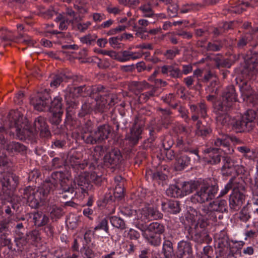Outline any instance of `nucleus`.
Instances as JSON below:
<instances>
[{
    "mask_svg": "<svg viewBox=\"0 0 258 258\" xmlns=\"http://www.w3.org/2000/svg\"><path fill=\"white\" fill-rule=\"evenodd\" d=\"M216 120L218 125H230L236 132H248L253 130L255 125L256 117L255 111L252 109L248 110L239 119L231 118L228 112H217Z\"/></svg>",
    "mask_w": 258,
    "mask_h": 258,
    "instance_id": "obj_1",
    "label": "nucleus"
},
{
    "mask_svg": "<svg viewBox=\"0 0 258 258\" xmlns=\"http://www.w3.org/2000/svg\"><path fill=\"white\" fill-rule=\"evenodd\" d=\"M54 187V185L47 183L46 180L38 188L27 186L23 189L22 198L30 207L36 209L38 208L40 203L44 200L51 192V189Z\"/></svg>",
    "mask_w": 258,
    "mask_h": 258,
    "instance_id": "obj_2",
    "label": "nucleus"
},
{
    "mask_svg": "<svg viewBox=\"0 0 258 258\" xmlns=\"http://www.w3.org/2000/svg\"><path fill=\"white\" fill-rule=\"evenodd\" d=\"M70 174L66 172L56 171L51 174V178L46 180L47 183H50L54 187L51 189V192L55 190L60 183L61 189L63 192H69L73 195L75 189L77 188L76 182L70 178Z\"/></svg>",
    "mask_w": 258,
    "mask_h": 258,
    "instance_id": "obj_3",
    "label": "nucleus"
},
{
    "mask_svg": "<svg viewBox=\"0 0 258 258\" xmlns=\"http://www.w3.org/2000/svg\"><path fill=\"white\" fill-rule=\"evenodd\" d=\"M194 219L189 229V234L192 240L198 243H209L211 241L206 227L209 223L204 218Z\"/></svg>",
    "mask_w": 258,
    "mask_h": 258,
    "instance_id": "obj_4",
    "label": "nucleus"
},
{
    "mask_svg": "<svg viewBox=\"0 0 258 258\" xmlns=\"http://www.w3.org/2000/svg\"><path fill=\"white\" fill-rule=\"evenodd\" d=\"M199 189L197 192L191 198V201L194 203H204L213 199L217 192L218 187L202 183L198 185Z\"/></svg>",
    "mask_w": 258,
    "mask_h": 258,
    "instance_id": "obj_5",
    "label": "nucleus"
},
{
    "mask_svg": "<svg viewBox=\"0 0 258 258\" xmlns=\"http://www.w3.org/2000/svg\"><path fill=\"white\" fill-rule=\"evenodd\" d=\"M235 186L229 197V207L231 210L238 211L245 198V183L241 180V183H235Z\"/></svg>",
    "mask_w": 258,
    "mask_h": 258,
    "instance_id": "obj_6",
    "label": "nucleus"
},
{
    "mask_svg": "<svg viewBox=\"0 0 258 258\" xmlns=\"http://www.w3.org/2000/svg\"><path fill=\"white\" fill-rule=\"evenodd\" d=\"M165 231V226L163 224L155 222H152L148 225V229L144 234V238L151 245L158 246L161 243L160 235Z\"/></svg>",
    "mask_w": 258,
    "mask_h": 258,
    "instance_id": "obj_7",
    "label": "nucleus"
},
{
    "mask_svg": "<svg viewBox=\"0 0 258 258\" xmlns=\"http://www.w3.org/2000/svg\"><path fill=\"white\" fill-rule=\"evenodd\" d=\"M0 183L4 192L10 194L16 189L19 184V177L9 172H1Z\"/></svg>",
    "mask_w": 258,
    "mask_h": 258,
    "instance_id": "obj_8",
    "label": "nucleus"
},
{
    "mask_svg": "<svg viewBox=\"0 0 258 258\" xmlns=\"http://www.w3.org/2000/svg\"><path fill=\"white\" fill-rule=\"evenodd\" d=\"M30 103L38 111H49L50 96L47 92H39L31 98Z\"/></svg>",
    "mask_w": 258,
    "mask_h": 258,
    "instance_id": "obj_9",
    "label": "nucleus"
},
{
    "mask_svg": "<svg viewBox=\"0 0 258 258\" xmlns=\"http://www.w3.org/2000/svg\"><path fill=\"white\" fill-rule=\"evenodd\" d=\"M123 160L122 155L119 150L113 149L106 153L103 157V165L107 168H117Z\"/></svg>",
    "mask_w": 258,
    "mask_h": 258,
    "instance_id": "obj_10",
    "label": "nucleus"
},
{
    "mask_svg": "<svg viewBox=\"0 0 258 258\" xmlns=\"http://www.w3.org/2000/svg\"><path fill=\"white\" fill-rule=\"evenodd\" d=\"M253 53L245 62V72L249 79H253L258 73V44L254 48Z\"/></svg>",
    "mask_w": 258,
    "mask_h": 258,
    "instance_id": "obj_11",
    "label": "nucleus"
},
{
    "mask_svg": "<svg viewBox=\"0 0 258 258\" xmlns=\"http://www.w3.org/2000/svg\"><path fill=\"white\" fill-rule=\"evenodd\" d=\"M9 115L10 121L15 125L17 134L22 135L24 134V130H27L28 127L26 125L25 118L23 114L18 110H12Z\"/></svg>",
    "mask_w": 258,
    "mask_h": 258,
    "instance_id": "obj_12",
    "label": "nucleus"
},
{
    "mask_svg": "<svg viewBox=\"0 0 258 258\" xmlns=\"http://www.w3.org/2000/svg\"><path fill=\"white\" fill-rule=\"evenodd\" d=\"M29 130L32 135H34L39 132L40 136L44 138L48 137L50 135V132L49 130L46 119L44 117L41 116L35 118L33 123V127L29 128Z\"/></svg>",
    "mask_w": 258,
    "mask_h": 258,
    "instance_id": "obj_13",
    "label": "nucleus"
},
{
    "mask_svg": "<svg viewBox=\"0 0 258 258\" xmlns=\"http://www.w3.org/2000/svg\"><path fill=\"white\" fill-rule=\"evenodd\" d=\"M96 101L95 108L99 112H104L115 103V95L108 94L107 96L94 98Z\"/></svg>",
    "mask_w": 258,
    "mask_h": 258,
    "instance_id": "obj_14",
    "label": "nucleus"
},
{
    "mask_svg": "<svg viewBox=\"0 0 258 258\" xmlns=\"http://www.w3.org/2000/svg\"><path fill=\"white\" fill-rule=\"evenodd\" d=\"M189 108L192 115L191 119L195 121L198 120L199 116L205 118L208 117V107L205 101H201L197 104H191Z\"/></svg>",
    "mask_w": 258,
    "mask_h": 258,
    "instance_id": "obj_15",
    "label": "nucleus"
},
{
    "mask_svg": "<svg viewBox=\"0 0 258 258\" xmlns=\"http://www.w3.org/2000/svg\"><path fill=\"white\" fill-rule=\"evenodd\" d=\"M52 113L50 118V122L53 125V132L55 134H60L64 132V126L61 125L59 127V123L61 121V117L63 111H49Z\"/></svg>",
    "mask_w": 258,
    "mask_h": 258,
    "instance_id": "obj_16",
    "label": "nucleus"
},
{
    "mask_svg": "<svg viewBox=\"0 0 258 258\" xmlns=\"http://www.w3.org/2000/svg\"><path fill=\"white\" fill-rule=\"evenodd\" d=\"M78 189L80 190L83 194H87L89 189H91L90 179L89 177V173H81L77 179Z\"/></svg>",
    "mask_w": 258,
    "mask_h": 258,
    "instance_id": "obj_17",
    "label": "nucleus"
},
{
    "mask_svg": "<svg viewBox=\"0 0 258 258\" xmlns=\"http://www.w3.org/2000/svg\"><path fill=\"white\" fill-rule=\"evenodd\" d=\"M214 145L216 147L221 148V149L226 154H231L234 152V150L230 146L229 137L226 135H223L221 137L214 140Z\"/></svg>",
    "mask_w": 258,
    "mask_h": 258,
    "instance_id": "obj_18",
    "label": "nucleus"
},
{
    "mask_svg": "<svg viewBox=\"0 0 258 258\" xmlns=\"http://www.w3.org/2000/svg\"><path fill=\"white\" fill-rule=\"evenodd\" d=\"M161 72L163 75H169L174 79L182 77V73L177 64L174 63L171 65H164L160 68Z\"/></svg>",
    "mask_w": 258,
    "mask_h": 258,
    "instance_id": "obj_19",
    "label": "nucleus"
},
{
    "mask_svg": "<svg viewBox=\"0 0 258 258\" xmlns=\"http://www.w3.org/2000/svg\"><path fill=\"white\" fill-rule=\"evenodd\" d=\"M192 247L191 244L187 241H181L178 243L177 256L180 258H191Z\"/></svg>",
    "mask_w": 258,
    "mask_h": 258,
    "instance_id": "obj_20",
    "label": "nucleus"
},
{
    "mask_svg": "<svg viewBox=\"0 0 258 258\" xmlns=\"http://www.w3.org/2000/svg\"><path fill=\"white\" fill-rule=\"evenodd\" d=\"M223 165L221 169L222 174L225 176L231 175L236 170V166L233 160L228 156L223 157Z\"/></svg>",
    "mask_w": 258,
    "mask_h": 258,
    "instance_id": "obj_21",
    "label": "nucleus"
},
{
    "mask_svg": "<svg viewBox=\"0 0 258 258\" xmlns=\"http://www.w3.org/2000/svg\"><path fill=\"white\" fill-rule=\"evenodd\" d=\"M95 131H92L89 127L83 128L81 138L87 144L94 145L99 143Z\"/></svg>",
    "mask_w": 258,
    "mask_h": 258,
    "instance_id": "obj_22",
    "label": "nucleus"
},
{
    "mask_svg": "<svg viewBox=\"0 0 258 258\" xmlns=\"http://www.w3.org/2000/svg\"><path fill=\"white\" fill-rule=\"evenodd\" d=\"M90 91V96L92 98H97L107 96L108 94H111L108 90L101 85H95L92 87H89L87 90Z\"/></svg>",
    "mask_w": 258,
    "mask_h": 258,
    "instance_id": "obj_23",
    "label": "nucleus"
},
{
    "mask_svg": "<svg viewBox=\"0 0 258 258\" xmlns=\"http://www.w3.org/2000/svg\"><path fill=\"white\" fill-rule=\"evenodd\" d=\"M233 104L230 101L222 98L214 102V110L215 113L229 112L233 107Z\"/></svg>",
    "mask_w": 258,
    "mask_h": 258,
    "instance_id": "obj_24",
    "label": "nucleus"
},
{
    "mask_svg": "<svg viewBox=\"0 0 258 258\" xmlns=\"http://www.w3.org/2000/svg\"><path fill=\"white\" fill-rule=\"evenodd\" d=\"M34 225L38 227L46 225L49 221V217L41 211H37L32 214Z\"/></svg>",
    "mask_w": 258,
    "mask_h": 258,
    "instance_id": "obj_25",
    "label": "nucleus"
},
{
    "mask_svg": "<svg viewBox=\"0 0 258 258\" xmlns=\"http://www.w3.org/2000/svg\"><path fill=\"white\" fill-rule=\"evenodd\" d=\"M111 132V127L108 124H105L98 126L97 130L95 131V132L99 143L108 139Z\"/></svg>",
    "mask_w": 258,
    "mask_h": 258,
    "instance_id": "obj_26",
    "label": "nucleus"
},
{
    "mask_svg": "<svg viewBox=\"0 0 258 258\" xmlns=\"http://www.w3.org/2000/svg\"><path fill=\"white\" fill-rule=\"evenodd\" d=\"M141 214L146 219H161L163 214L156 209L150 207H145L142 209Z\"/></svg>",
    "mask_w": 258,
    "mask_h": 258,
    "instance_id": "obj_27",
    "label": "nucleus"
},
{
    "mask_svg": "<svg viewBox=\"0 0 258 258\" xmlns=\"http://www.w3.org/2000/svg\"><path fill=\"white\" fill-rule=\"evenodd\" d=\"M142 132V127L137 126L136 124L131 129L130 134L126 137L130 143L133 145H136L140 139Z\"/></svg>",
    "mask_w": 258,
    "mask_h": 258,
    "instance_id": "obj_28",
    "label": "nucleus"
},
{
    "mask_svg": "<svg viewBox=\"0 0 258 258\" xmlns=\"http://www.w3.org/2000/svg\"><path fill=\"white\" fill-rule=\"evenodd\" d=\"M75 78L77 77L72 76L69 74L61 72L59 74L55 75L53 78V80L50 83L51 87H57L63 82H67L69 80H75Z\"/></svg>",
    "mask_w": 258,
    "mask_h": 258,
    "instance_id": "obj_29",
    "label": "nucleus"
},
{
    "mask_svg": "<svg viewBox=\"0 0 258 258\" xmlns=\"http://www.w3.org/2000/svg\"><path fill=\"white\" fill-rule=\"evenodd\" d=\"M4 148L10 153H24L26 151V147L23 144L14 141L10 142Z\"/></svg>",
    "mask_w": 258,
    "mask_h": 258,
    "instance_id": "obj_30",
    "label": "nucleus"
},
{
    "mask_svg": "<svg viewBox=\"0 0 258 258\" xmlns=\"http://www.w3.org/2000/svg\"><path fill=\"white\" fill-rule=\"evenodd\" d=\"M209 207L212 211L223 213L227 212V204L224 200H217L209 204Z\"/></svg>",
    "mask_w": 258,
    "mask_h": 258,
    "instance_id": "obj_31",
    "label": "nucleus"
},
{
    "mask_svg": "<svg viewBox=\"0 0 258 258\" xmlns=\"http://www.w3.org/2000/svg\"><path fill=\"white\" fill-rule=\"evenodd\" d=\"M68 162L74 168L77 169H84L87 165V163L84 161L81 162V159L76 154H73L69 156L68 159Z\"/></svg>",
    "mask_w": 258,
    "mask_h": 258,
    "instance_id": "obj_32",
    "label": "nucleus"
},
{
    "mask_svg": "<svg viewBox=\"0 0 258 258\" xmlns=\"http://www.w3.org/2000/svg\"><path fill=\"white\" fill-rule=\"evenodd\" d=\"M210 207L205 206H202L200 210V214L201 218L198 219L204 218L208 222V220H211L213 222L217 221V216L214 212L212 211L211 209H209Z\"/></svg>",
    "mask_w": 258,
    "mask_h": 258,
    "instance_id": "obj_33",
    "label": "nucleus"
},
{
    "mask_svg": "<svg viewBox=\"0 0 258 258\" xmlns=\"http://www.w3.org/2000/svg\"><path fill=\"white\" fill-rule=\"evenodd\" d=\"M68 94L66 93L65 95V98L66 100L68 107L66 109V118L67 119H71L72 116L75 114V110L77 107L78 103L75 99H70L68 98Z\"/></svg>",
    "mask_w": 258,
    "mask_h": 258,
    "instance_id": "obj_34",
    "label": "nucleus"
},
{
    "mask_svg": "<svg viewBox=\"0 0 258 258\" xmlns=\"http://www.w3.org/2000/svg\"><path fill=\"white\" fill-rule=\"evenodd\" d=\"M222 98L234 104L237 101L235 90L233 85L228 86L223 92Z\"/></svg>",
    "mask_w": 258,
    "mask_h": 258,
    "instance_id": "obj_35",
    "label": "nucleus"
},
{
    "mask_svg": "<svg viewBox=\"0 0 258 258\" xmlns=\"http://www.w3.org/2000/svg\"><path fill=\"white\" fill-rule=\"evenodd\" d=\"M190 161V157L188 155L181 153L176 158L175 168L176 170L180 171L183 169L185 166H187L189 164Z\"/></svg>",
    "mask_w": 258,
    "mask_h": 258,
    "instance_id": "obj_36",
    "label": "nucleus"
},
{
    "mask_svg": "<svg viewBox=\"0 0 258 258\" xmlns=\"http://www.w3.org/2000/svg\"><path fill=\"white\" fill-rule=\"evenodd\" d=\"M17 224L15 226V233L18 236V238L22 239L26 233L25 226L27 225V221L25 218H21L17 220Z\"/></svg>",
    "mask_w": 258,
    "mask_h": 258,
    "instance_id": "obj_37",
    "label": "nucleus"
},
{
    "mask_svg": "<svg viewBox=\"0 0 258 258\" xmlns=\"http://www.w3.org/2000/svg\"><path fill=\"white\" fill-rule=\"evenodd\" d=\"M198 182L197 181H191V182H184L183 183L181 186V191L183 194V196L189 194L192 192L194 190L198 188L199 185Z\"/></svg>",
    "mask_w": 258,
    "mask_h": 258,
    "instance_id": "obj_38",
    "label": "nucleus"
},
{
    "mask_svg": "<svg viewBox=\"0 0 258 258\" xmlns=\"http://www.w3.org/2000/svg\"><path fill=\"white\" fill-rule=\"evenodd\" d=\"M62 98L60 96H57L50 100L49 111H63L62 106Z\"/></svg>",
    "mask_w": 258,
    "mask_h": 258,
    "instance_id": "obj_39",
    "label": "nucleus"
},
{
    "mask_svg": "<svg viewBox=\"0 0 258 258\" xmlns=\"http://www.w3.org/2000/svg\"><path fill=\"white\" fill-rule=\"evenodd\" d=\"M87 89L86 86L84 85L77 87L68 88L66 91L67 94L69 93V97H72L73 99H74L76 97L81 95L82 93L85 91Z\"/></svg>",
    "mask_w": 258,
    "mask_h": 258,
    "instance_id": "obj_40",
    "label": "nucleus"
},
{
    "mask_svg": "<svg viewBox=\"0 0 258 258\" xmlns=\"http://www.w3.org/2000/svg\"><path fill=\"white\" fill-rule=\"evenodd\" d=\"M196 134L200 136H207L212 132L210 126L202 124V121L198 120L196 124Z\"/></svg>",
    "mask_w": 258,
    "mask_h": 258,
    "instance_id": "obj_41",
    "label": "nucleus"
},
{
    "mask_svg": "<svg viewBox=\"0 0 258 258\" xmlns=\"http://www.w3.org/2000/svg\"><path fill=\"white\" fill-rule=\"evenodd\" d=\"M162 251L165 258H172L174 250L172 243L169 240H165L163 244Z\"/></svg>",
    "mask_w": 258,
    "mask_h": 258,
    "instance_id": "obj_42",
    "label": "nucleus"
},
{
    "mask_svg": "<svg viewBox=\"0 0 258 258\" xmlns=\"http://www.w3.org/2000/svg\"><path fill=\"white\" fill-rule=\"evenodd\" d=\"M131 86L133 89L138 91L139 92L147 89H149L151 88V87H154L150 85L149 83L145 81L141 82H132Z\"/></svg>",
    "mask_w": 258,
    "mask_h": 258,
    "instance_id": "obj_43",
    "label": "nucleus"
},
{
    "mask_svg": "<svg viewBox=\"0 0 258 258\" xmlns=\"http://www.w3.org/2000/svg\"><path fill=\"white\" fill-rule=\"evenodd\" d=\"M166 194L168 196L174 198H178L183 196L181 191V188H180L176 185H171L167 189Z\"/></svg>",
    "mask_w": 258,
    "mask_h": 258,
    "instance_id": "obj_44",
    "label": "nucleus"
},
{
    "mask_svg": "<svg viewBox=\"0 0 258 258\" xmlns=\"http://www.w3.org/2000/svg\"><path fill=\"white\" fill-rule=\"evenodd\" d=\"M218 149H216V151ZM216 149H208L207 152L209 154V160L208 162L211 164H216L219 163L221 161V156L218 153H214L213 151Z\"/></svg>",
    "mask_w": 258,
    "mask_h": 258,
    "instance_id": "obj_45",
    "label": "nucleus"
},
{
    "mask_svg": "<svg viewBox=\"0 0 258 258\" xmlns=\"http://www.w3.org/2000/svg\"><path fill=\"white\" fill-rule=\"evenodd\" d=\"M55 21L56 22H60L59 26V28L60 30L67 29L69 24L72 22V20H69V19H67L64 16V14H59L57 15Z\"/></svg>",
    "mask_w": 258,
    "mask_h": 258,
    "instance_id": "obj_46",
    "label": "nucleus"
},
{
    "mask_svg": "<svg viewBox=\"0 0 258 258\" xmlns=\"http://www.w3.org/2000/svg\"><path fill=\"white\" fill-rule=\"evenodd\" d=\"M26 239L28 242L34 244L38 242L41 239L40 232L37 230H33L26 234Z\"/></svg>",
    "mask_w": 258,
    "mask_h": 258,
    "instance_id": "obj_47",
    "label": "nucleus"
},
{
    "mask_svg": "<svg viewBox=\"0 0 258 258\" xmlns=\"http://www.w3.org/2000/svg\"><path fill=\"white\" fill-rule=\"evenodd\" d=\"M157 89L155 87H151L149 91L146 92L140 95L138 97V100L140 103L146 102L150 97L154 96Z\"/></svg>",
    "mask_w": 258,
    "mask_h": 258,
    "instance_id": "obj_48",
    "label": "nucleus"
},
{
    "mask_svg": "<svg viewBox=\"0 0 258 258\" xmlns=\"http://www.w3.org/2000/svg\"><path fill=\"white\" fill-rule=\"evenodd\" d=\"M110 221L113 227L118 229L123 230L126 228L124 221L120 218L111 216L110 217Z\"/></svg>",
    "mask_w": 258,
    "mask_h": 258,
    "instance_id": "obj_49",
    "label": "nucleus"
},
{
    "mask_svg": "<svg viewBox=\"0 0 258 258\" xmlns=\"http://www.w3.org/2000/svg\"><path fill=\"white\" fill-rule=\"evenodd\" d=\"M241 179L238 178H232L229 182L226 185L224 189H223L220 195V196H223L226 195L230 189H234L235 183H241Z\"/></svg>",
    "mask_w": 258,
    "mask_h": 258,
    "instance_id": "obj_50",
    "label": "nucleus"
},
{
    "mask_svg": "<svg viewBox=\"0 0 258 258\" xmlns=\"http://www.w3.org/2000/svg\"><path fill=\"white\" fill-rule=\"evenodd\" d=\"M63 214V210L60 207L53 206L50 213V216L52 220H57Z\"/></svg>",
    "mask_w": 258,
    "mask_h": 258,
    "instance_id": "obj_51",
    "label": "nucleus"
},
{
    "mask_svg": "<svg viewBox=\"0 0 258 258\" xmlns=\"http://www.w3.org/2000/svg\"><path fill=\"white\" fill-rule=\"evenodd\" d=\"M139 9L143 13V16L145 17H152L155 15L152 7L149 4H145L141 6Z\"/></svg>",
    "mask_w": 258,
    "mask_h": 258,
    "instance_id": "obj_52",
    "label": "nucleus"
},
{
    "mask_svg": "<svg viewBox=\"0 0 258 258\" xmlns=\"http://www.w3.org/2000/svg\"><path fill=\"white\" fill-rule=\"evenodd\" d=\"M180 50L176 47H173L172 49H167L163 53L167 59H173L175 56L179 54Z\"/></svg>",
    "mask_w": 258,
    "mask_h": 258,
    "instance_id": "obj_53",
    "label": "nucleus"
},
{
    "mask_svg": "<svg viewBox=\"0 0 258 258\" xmlns=\"http://www.w3.org/2000/svg\"><path fill=\"white\" fill-rule=\"evenodd\" d=\"M223 47V44L220 41L210 42L207 46V51H219Z\"/></svg>",
    "mask_w": 258,
    "mask_h": 258,
    "instance_id": "obj_54",
    "label": "nucleus"
},
{
    "mask_svg": "<svg viewBox=\"0 0 258 258\" xmlns=\"http://www.w3.org/2000/svg\"><path fill=\"white\" fill-rule=\"evenodd\" d=\"M258 1L257 0H251L250 3H242L241 4L239 5L235 10H233L235 13L240 14L242 12L243 10H245V9L243 8V6H245V7H254V4L255 3H257Z\"/></svg>",
    "mask_w": 258,
    "mask_h": 258,
    "instance_id": "obj_55",
    "label": "nucleus"
},
{
    "mask_svg": "<svg viewBox=\"0 0 258 258\" xmlns=\"http://www.w3.org/2000/svg\"><path fill=\"white\" fill-rule=\"evenodd\" d=\"M97 38L95 35L88 34L80 38V41L84 44L91 45L94 43Z\"/></svg>",
    "mask_w": 258,
    "mask_h": 258,
    "instance_id": "obj_56",
    "label": "nucleus"
},
{
    "mask_svg": "<svg viewBox=\"0 0 258 258\" xmlns=\"http://www.w3.org/2000/svg\"><path fill=\"white\" fill-rule=\"evenodd\" d=\"M103 153V147L101 146H96L92 152V156L95 162H97Z\"/></svg>",
    "mask_w": 258,
    "mask_h": 258,
    "instance_id": "obj_57",
    "label": "nucleus"
},
{
    "mask_svg": "<svg viewBox=\"0 0 258 258\" xmlns=\"http://www.w3.org/2000/svg\"><path fill=\"white\" fill-rule=\"evenodd\" d=\"M169 212L173 214L179 212L180 209L179 203L177 201H170L168 203Z\"/></svg>",
    "mask_w": 258,
    "mask_h": 258,
    "instance_id": "obj_58",
    "label": "nucleus"
},
{
    "mask_svg": "<svg viewBox=\"0 0 258 258\" xmlns=\"http://www.w3.org/2000/svg\"><path fill=\"white\" fill-rule=\"evenodd\" d=\"M103 230L106 233L109 232V228L108 226V220L106 218L102 219L94 228V230Z\"/></svg>",
    "mask_w": 258,
    "mask_h": 258,
    "instance_id": "obj_59",
    "label": "nucleus"
},
{
    "mask_svg": "<svg viewBox=\"0 0 258 258\" xmlns=\"http://www.w3.org/2000/svg\"><path fill=\"white\" fill-rule=\"evenodd\" d=\"M215 62H216V66L218 68H230L231 63V62L228 60L226 59H221L218 57H217L214 59Z\"/></svg>",
    "mask_w": 258,
    "mask_h": 258,
    "instance_id": "obj_60",
    "label": "nucleus"
},
{
    "mask_svg": "<svg viewBox=\"0 0 258 258\" xmlns=\"http://www.w3.org/2000/svg\"><path fill=\"white\" fill-rule=\"evenodd\" d=\"M239 219L243 222H247L251 218L250 214H249L248 209L244 207L241 210L239 214Z\"/></svg>",
    "mask_w": 258,
    "mask_h": 258,
    "instance_id": "obj_61",
    "label": "nucleus"
},
{
    "mask_svg": "<svg viewBox=\"0 0 258 258\" xmlns=\"http://www.w3.org/2000/svg\"><path fill=\"white\" fill-rule=\"evenodd\" d=\"M89 177L90 179L91 182H94L97 185H100L103 179V177L101 175H98L95 172L91 173H89Z\"/></svg>",
    "mask_w": 258,
    "mask_h": 258,
    "instance_id": "obj_62",
    "label": "nucleus"
},
{
    "mask_svg": "<svg viewBox=\"0 0 258 258\" xmlns=\"http://www.w3.org/2000/svg\"><path fill=\"white\" fill-rule=\"evenodd\" d=\"M0 38L3 41H10L13 38L12 33L6 29L0 30Z\"/></svg>",
    "mask_w": 258,
    "mask_h": 258,
    "instance_id": "obj_63",
    "label": "nucleus"
},
{
    "mask_svg": "<svg viewBox=\"0 0 258 258\" xmlns=\"http://www.w3.org/2000/svg\"><path fill=\"white\" fill-rule=\"evenodd\" d=\"M82 254L85 256V258H93L95 253L93 250L88 246H84L81 250Z\"/></svg>",
    "mask_w": 258,
    "mask_h": 258,
    "instance_id": "obj_64",
    "label": "nucleus"
}]
</instances>
